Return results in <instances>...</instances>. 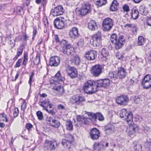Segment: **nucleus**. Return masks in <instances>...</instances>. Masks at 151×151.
<instances>
[{"label": "nucleus", "instance_id": "nucleus-57", "mask_svg": "<svg viewBox=\"0 0 151 151\" xmlns=\"http://www.w3.org/2000/svg\"><path fill=\"white\" fill-rule=\"evenodd\" d=\"M37 33V29L36 27H33V35H32V38H34L36 35V33Z\"/></svg>", "mask_w": 151, "mask_h": 151}, {"label": "nucleus", "instance_id": "nucleus-6", "mask_svg": "<svg viewBox=\"0 0 151 151\" xmlns=\"http://www.w3.org/2000/svg\"><path fill=\"white\" fill-rule=\"evenodd\" d=\"M113 22L112 19L109 18L105 19L102 23V27L104 31H109L111 29L113 26Z\"/></svg>", "mask_w": 151, "mask_h": 151}, {"label": "nucleus", "instance_id": "nucleus-15", "mask_svg": "<svg viewBox=\"0 0 151 151\" xmlns=\"http://www.w3.org/2000/svg\"><path fill=\"white\" fill-rule=\"evenodd\" d=\"M116 103L120 105H125L129 101V99L126 96H122L118 97L116 100Z\"/></svg>", "mask_w": 151, "mask_h": 151}, {"label": "nucleus", "instance_id": "nucleus-2", "mask_svg": "<svg viewBox=\"0 0 151 151\" xmlns=\"http://www.w3.org/2000/svg\"><path fill=\"white\" fill-rule=\"evenodd\" d=\"M96 81L92 80L87 81L84 84L83 89L86 93H92L96 92L98 90Z\"/></svg>", "mask_w": 151, "mask_h": 151}, {"label": "nucleus", "instance_id": "nucleus-20", "mask_svg": "<svg viewBox=\"0 0 151 151\" xmlns=\"http://www.w3.org/2000/svg\"><path fill=\"white\" fill-rule=\"evenodd\" d=\"M76 68L74 67H69L66 70L68 75L72 78L76 77Z\"/></svg>", "mask_w": 151, "mask_h": 151}, {"label": "nucleus", "instance_id": "nucleus-39", "mask_svg": "<svg viewBox=\"0 0 151 151\" xmlns=\"http://www.w3.org/2000/svg\"><path fill=\"white\" fill-rule=\"evenodd\" d=\"M66 126L67 129L68 130H71L73 129V126L72 122L70 121H67L66 124Z\"/></svg>", "mask_w": 151, "mask_h": 151}, {"label": "nucleus", "instance_id": "nucleus-28", "mask_svg": "<svg viewBox=\"0 0 151 151\" xmlns=\"http://www.w3.org/2000/svg\"><path fill=\"white\" fill-rule=\"evenodd\" d=\"M119 7V4L116 0H114L112 2L110 7V10L113 11L117 10Z\"/></svg>", "mask_w": 151, "mask_h": 151}, {"label": "nucleus", "instance_id": "nucleus-58", "mask_svg": "<svg viewBox=\"0 0 151 151\" xmlns=\"http://www.w3.org/2000/svg\"><path fill=\"white\" fill-rule=\"evenodd\" d=\"M32 125L30 123H27L26 125V128L29 130L32 127Z\"/></svg>", "mask_w": 151, "mask_h": 151}, {"label": "nucleus", "instance_id": "nucleus-49", "mask_svg": "<svg viewBox=\"0 0 151 151\" xmlns=\"http://www.w3.org/2000/svg\"><path fill=\"white\" fill-rule=\"evenodd\" d=\"M19 110L17 108H15L14 109L13 113L14 116V117L17 116L19 114Z\"/></svg>", "mask_w": 151, "mask_h": 151}, {"label": "nucleus", "instance_id": "nucleus-52", "mask_svg": "<svg viewBox=\"0 0 151 151\" xmlns=\"http://www.w3.org/2000/svg\"><path fill=\"white\" fill-rule=\"evenodd\" d=\"M22 62V59H18V61L16 62L15 65L14 66L15 68L19 67L20 66V63Z\"/></svg>", "mask_w": 151, "mask_h": 151}, {"label": "nucleus", "instance_id": "nucleus-38", "mask_svg": "<svg viewBox=\"0 0 151 151\" xmlns=\"http://www.w3.org/2000/svg\"><path fill=\"white\" fill-rule=\"evenodd\" d=\"M76 65H77L79 68H81L82 66L81 59L78 56H76Z\"/></svg>", "mask_w": 151, "mask_h": 151}, {"label": "nucleus", "instance_id": "nucleus-48", "mask_svg": "<svg viewBox=\"0 0 151 151\" xmlns=\"http://www.w3.org/2000/svg\"><path fill=\"white\" fill-rule=\"evenodd\" d=\"M53 119L54 118H53L51 117H47L46 118V121L47 122V124H49L50 126H51V124L52 123Z\"/></svg>", "mask_w": 151, "mask_h": 151}, {"label": "nucleus", "instance_id": "nucleus-50", "mask_svg": "<svg viewBox=\"0 0 151 151\" xmlns=\"http://www.w3.org/2000/svg\"><path fill=\"white\" fill-rule=\"evenodd\" d=\"M77 119L78 122H79V124H81L84 121V119L80 115L77 116Z\"/></svg>", "mask_w": 151, "mask_h": 151}, {"label": "nucleus", "instance_id": "nucleus-8", "mask_svg": "<svg viewBox=\"0 0 151 151\" xmlns=\"http://www.w3.org/2000/svg\"><path fill=\"white\" fill-rule=\"evenodd\" d=\"M102 69L101 65L99 64L96 65L92 67L91 72L94 76L98 77L102 73Z\"/></svg>", "mask_w": 151, "mask_h": 151}, {"label": "nucleus", "instance_id": "nucleus-46", "mask_svg": "<svg viewBox=\"0 0 151 151\" xmlns=\"http://www.w3.org/2000/svg\"><path fill=\"white\" fill-rule=\"evenodd\" d=\"M149 26L151 27V17H149L147 20V22L144 23V27L147 28V26Z\"/></svg>", "mask_w": 151, "mask_h": 151}, {"label": "nucleus", "instance_id": "nucleus-1", "mask_svg": "<svg viewBox=\"0 0 151 151\" xmlns=\"http://www.w3.org/2000/svg\"><path fill=\"white\" fill-rule=\"evenodd\" d=\"M65 80V78L61 76L60 72L58 71L56 74L55 76L53 79V82H51L52 85L54 87V89L58 91L60 93H62L64 92V89L63 86L58 85V87L54 86V85L56 86L58 84H59L58 82H63Z\"/></svg>", "mask_w": 151, "mask_h": 151}, {"label": "nucleus", "instance_id": "nucleus-19", "mask_svg": "<svg viewBox=\"0 0 151 151\" xmlns=\"http://www.w3.org/2000/svg\"><path fill=\"white\" fill-rule=\"evenodd\" d=\"M60 58L58 56L51 57L50 60L49 65L51 66H57L60 63Z\"/></svg>", "mask_w": 151, "mask_h": 151}, {"label": "nucleus", "instance_id": "nucleus-56", "mask_svg": "<svg viewBox=\"0 0 151 151\" xmlns=\"http://www.w3.org/2000/svg\"><path fill=\"white\" fill-rule=\"evenodd\" d=\"M116 56L118 59H120L123 57L122 54L119 52L116 53Z\"/></svg>", "mask_w": 151, "mask_h": 151}, {"label": "nucleus", "instance_id": "nucleus-44", "mask_svg": "<svg viewBox=\"0 0 151 151\" xmlns=\"http://www.w3.org/2000/svg\"><path fill=\"white\" fill-rule=\"evenodd\" d=\"M146 40V38H138V45L140 46L143 45Z\"/></svg>", "mask_w": 151, "mask_h": 151}, {"label": "nucleus", "instance_id": "nucleus-47", "mask_svg": "<svg viewBox=\"0 0 151 151\" xmlns=\"http://www.w3.org/2000/svg\"><path fill=\"white\" fill-rule=\"evenodd\" d=\"M101 37L102 36L101 32L98 31L96 34L93 35L92 38H101Z\"/></svg>", "mask_w": 151, "mask_h": 151}, {"label": "nucleus", "instance_id": "nucleus-41", "mask_svg": "<svg viewBox=\"0 0 151 151\" xmlns=\"http://www.w3.org/2000/svg\"><path fill=\"white\" fill-rule=\"evenodd\" d=\"M6 116L5 115L4 113L0 114V121H5L6 122L8 121V119L7 118Z\"/></svg>", "mask_w": 151, "mask_h": 151}, {"label": "nucleus", "instance_id": "nucleus-17", "mask_svg": "<svg viewBox=\"0 0 151 151\" xmlns=\"http://www.w3.org/2000/svg\"><path fill=\"white\" fill-rule=\"evenodd\" d=\"M117 73L119 78L120 79L124 78L127 75L126 70L122 67L118 68Z\"/></svg>", "mask_w": 151, "mask_h": 151}, {"label": "nucleus", "instance_id": "nucleus-21", "mask_svg": "<svg viewBox=\"0 0 151 151\" xmlns=\"http://www.w3.org/2000/svg\"><path fill=\"white\" fill-rule=\"evenodd\" d=\"M133 114L132 112L128 111L127 113V115H126V118L123 120L127 121L128 125L130 126L132 125L133 122Z\"/></svg>", "mask_w": 151, "mask_h": 151}, {"label": "nucleus", "instance_id": "nucleus-5", "mask_svg": "<svg viewBox=\"0 0 151 151\" xmlns=\"http://www.w3.org/2000/svg\"><path fill=\"white\" fill-rule=\"evenodd\" d=\"M63 50L64 54L67 55H71L72 59L73 60H76V53L74 48L70 44L64 47Z\"/></svg>", "mask_w": 151, "mask_h": 151}, {"label": "nucleus", "instance_id": "nucleus-35", "mask_svg": "<svg viewBox=\"0 0 151 151\" xmlns=\"http://www.w3.org/2000/svg\"><path fill=\"white\" fill-rule=\"evenodd\" d=\"M94 1L96 3V4L99 6L105 5L107 3L106 0H94Z\"/></svg>", "mask_w": 151, "mask_h": 151}, {"label": "nucleus", "instance_id": "nucleus-43", "mask_svg": "<svg viewBox=\"0 0 151 151\" xmlns=\"http://www.w3.org/2000/svg\"><path fill=\"white\" fill-rule=\"evenodd\" d=\"M36 115L38 119L40 120H42L44 119L43 114L40 111H38L36 113Z\"/></svg>", "mask_w": 151, "mask_h": 151}, {"label": "nucleus", "instance_id": "nucleus-60", "mask_svg": "<svg viewBox=\"0 0 151 151\" xmlns=\"http://www.w3.org/2000/svg\"><path fill=\"white\" fill-rule=\"evenodd\" d=\"M56 41L57 42H60V43L62 44L63 43L64 44H65L66 43V41L65 40H62L61 42H60V40H59V38H55Z\"/></svg>", "mask_w": 151, "mask_h": 151}, {"label": "nucleus", "instance_id": "nucleus-29", "mask_svg": "<svg viewBox=\"0 0 151 151\" xmlns=\"http://www.w3.org/2000/svg\"><path fill=\"white\" fill-rule=\"evenodd\" d=\"M139 12L136 8H133L131 16L134 19H136L138 18Z\"/></svg>", "mask_w": 151, "mask_h": 151}, {"label": "nucleus", "instance_id": "nucleus-31", "mask_svg": "<svg viewBox=\"0 0 151 151\" xmlns=\"http://www.w3.org/2000/svg\"><path fill=\"white\" fill-rule=\"evenodd\" d=\"M102 147V145L99 142H95L93 145L94 151H100Z\"/></svg>", "mask_w": 151, "mask_h": 151}, {"label": "nucleus", "instance_id": "nucleus-12", "mask_svg": "<svg viewBox=\"0 0 151 151\" xmlns=\"http://www.w3.org/2000/svg\"><path fill=\"white\" fill-rule=\"evenodd\" d=\"M64 10L61 6L59 5L51 9L52 14L54 17L62 15L64 12Z\"/></svg>", "mask_w": 151, "mask_h": 151}, {"label": "nucleus", "instance_id": "nucleus-62", "mask_svg": "<svg viewBox=\"0 0 151 151\" xmlns=\"http://www.w3.org/2000/svg\"><path fill=\"white\" fill-rule=\"evenodd\" d=\"M27 57H28V55H27V53H24V55L23 60L27 61V60H28Z\"/></svg>", "mask_w": 151, "mask_h": 151}, {"label": "nucleus", "instance_id": "nucleus-14", "mask_svg": "<svg viewBox=\"0 0 151 151\" xmlns=\"http://www.w3.org/2000/svg\"><path fill=\"white\" fill-rule=\"evenodd\" d=\"M90 135L91 139L93 140L98 139L100 136L99 130L96 128L93 129L91 130L90 132Z\"/></svg>", "mask_w": 151, "mask_h": 151}, {"label": "nucleus", "instance_id": "nucleus-22", "mask_svg": "<svg viewBox=\"0 0 151 151\" xmlns=\"http://www.w3.org/2000/svg\"><path fill=\"white\" fill-rule=\"evenodd\" d=\"M114 127L111 124H108L105 127V131L107 134H110L114 132Z\"/></svg>", "mask_w": 151, "mask_h": 151}, {"label": "nucleus", "instance_id": "nucleus-24", "mask_svg": "<svg viewBox=\"0 0 151 151\" xmlns=\"http://www.w3.org/2000/svg\"><path fill=\"white\" fill-rule=\"evenodd\" d=\"M88 27L89 29L91 31H94L98 28L96 22L93 20L89 22Z\"/></svg>", "mask_w": 151, "mask_h": 151}, {"label": "nucleus", "instance_id": "nucleus-61", "mask_svg": "<svg viewBox=\"0 0 151 151\" xmlns=\"http://www.w3.org/2000/svg\"><path fill=\"white\" fill-rule=\"evenodd\" d=\"M133 25L134 24H127L124 25V27L125 28H127V27L131 28L132 27Z\"/></svg>", "mask_w": 151, "mask_h": 151}, {"label": "nucleus", "instance_id": "nucleus-42", "mask_svg": "<svg viewBox=\"0 0 151 151\" xmlns=\"http://www.w3.org/2000/svg\"><path fill=\"white\" fill-rule=\"evenodd\" d=\"M40 55L39 54H37L35 58L34 59L33 62L34 64L38 65L40 61Z\"/></svg>", "mask_w": 151, "mask_h": 151}, {"label": "nucleus", "instance_id": "nucleus-18", "mask_svg": "<svg viewBox=\"0 0 151 151\" xmlns=\"http://www.w3.org/2000/svg\"><path fill=\"white\" fill-rule=\"evenodd\" d=\"M96 83L97 85L98 88L99 87H106L109 84V79L100 80L96 81Z\"/></svg>", "mask_w": 151, "mask_h": 151}, {"label": "nucleus", "instance_id": "nucleus-37", "mask_svg": "<svg viewBox=\"0 0 151 151\" xmlns=\"http://www.w3.org/2000/svg\"><path fill=\"white\" fill-rule=\"evenodd\" d=\"M134 148L135 151H142L141 145L138 143L135 144L134 143Z\"/></svg>", "mask_w": 151, "mask_h": 151}, {"label": "nucleus", "instance_id": "nucleus-3", "mask_svg": "<svg viewBox=\"0 0 151 151\" xmlns=\"http://www.w3.org/2000/svg\"><path fill=\"white\" fill-rule=\"evenodd\" d=\"M79 5H81V7H80V9L77 12V14L84 16L88 13L90 9V5L89 4H86L83 0H80L77 4V6Z\"/></svg>", "mask_w": 151, "mask_h": 151}, {"label": "nucleus", "instance_id": "nucleus-13", "mask_svg": "<svg viewBox=\"0 0 151 151\" xmlns=\"http://www.w3.org/2000/svg\"><path fill=\"white\" fill-rule=\"evenodd\" d=\"M65 20L63 17L57 18L55 20L54 24L55 27L58 29H62L65 26Z\"/></svg>", "mask_w": 151, "mask_h": 151}, {"label": "nucleus", "instance_id": "nucleus-30", "mask_svg": "<svg viewBox=\"0 0 151 151\" xmlns=\"http://www.w3.org/2000/svg\"><path fill=\"white\" fill-rule=\"evenodd\" d=\"M71 142L70 140H68L66 139H63L62 141V145L65 147L70 148V147Z\"/></svg>", "mask_w": 151, "mask_h": 151}, {"label": "nucleus", "instance_id": "nucleus-25", "mask_svg": "<svg viewBox=\"0 0 151 151\" xmlns=\"http://www.w3.org/2000/svg\"><path fill=\"white\" fill-rule=\"evenodd\" d=\"M25 48V47L23 44H22L18 48L17 51V54L13 58L14 60H16L18 57L22 54L23 49Z\"/></svg>", "mask_w": 151, "mask_h": 151}, {"label": "nucleus", "instance_id": "nucleus-9", "mask_svg": "<svg viewBox=\"0 0 151 151\" xmlns=\"http://www.w3.org/2000/svg\"><path fill=\"white\" fill-rule=\"evenodd\" d=\"M84 112L86 114H87L88 116H90L89 118L93 121H95L97 119L100 121H102L104 120V117L100 113H98L95 114L92 112L89 113L86 111H85Z\"/></svg>", "mask_w": 151, "mask_h": 151}, {"label": "nucleus", "instance_id": "nucleus-27", "mask_svg": "<svg viewBox=\"0 0 151 151\" xmlns=\"http://www.w3.org/2000/svg\"><path fill=\"white\" fill-rule=\"evenodd\" d=\"M109 78L112 80L116 81L119 78L117 72L113 71L109 72Z\"/></svg>", "mask_w": 151, "mask_h": 151}, {"label": "nucleus", "instance_id": "nucleus-16", "mask_svg": "<svg viewBox=\"0 0 151 151\" xmlns=\"http://www.w3.org/2000/svg\"><path fill=\"white\" fill-rule=\"evenodd\" d=\"M97 52L94 50H91L87 52L85 55V57L88 60H93L97 57Z\"/></svg>", "mask_w": 151, "mask_h": 151}, {"label": "nucleus", "instance_id": "nucleus-23", "mask_svg": "<svg viewBox=\"0 0 151 151\" xmlns=\"http://www.w3.org/2000/svg\"><path fill=\"white\" fill-rule=\"evenodd\" d=\"M109 55V52L105 48L102 49L101 52V57L103 61H106Z\"/></svg>", "mask_w": 151, "mask_h": 151}, {"label": "nucleus", "instance_id": "nucleus-10", "mask_svg": "<svg viewBox=\"0 0 151 151\" xmlns=\"http://www.w3.org/2000/svg\"><path fill=\"white\" fill-rule=\"evenodd\" d=\"M44 146L48 150H55L58 147V145L55 141L46 140Z\"/></svg>", "mask_w": 151, "mask_h": 151}, {"label": "nucleus", "instance_id": "nucleus-36", "mask_svg": "<svg viewBox=\"0 0 151 151\" xmlns=\"http://www.w3.org/2000/svg\"><path fill=\"white\" fill-rule=\"evenodd\" d=\"M51 126L56 128H58L60 126V122L57 120L55 119V118H54L53 122L51 124Z\"/></svg>", "mask_w": 151, "mask_h": 151}, {"label": "nucleus", "instance_id": "nucleus-63", "mask_svg": "<svg viewBox=\"0 0 151 151\" xmlns=\"http://www.w3.org/2000/svg\"><path fill=\"white\" fill-rule=\"evenodd\" d=\"M26 108V104L25 102H24L21 105V109L23 110Z\"/></svg>", "mask_w": 151, "mask_h": 151}, {"label": "nucleus", "instance_id": "nucleus-32", "mask_svg": "<svg viewBox=\"0 0 151 151\" xmlns=\"http://www.w3.org/2000/svg\"><path fill=\"white\" fill-rule=\"evenodd\" d=\"M133 100L134 103L139 104L142 101V98L140 96H135L133 97Z\"/></svg>", "mask_w": 151, "mask_h": 151}, {"label": "nucleus", "instance_id": "nucleus-11", "mask_svg": "<svg viewBox=\"0 0 151 151\" xmlns=\"http://www.w3.org/2000/svg\"><path fill=\"white\" fill-rule=\"evenodd\" d=\"M111 39V38H110ZM124 38H111V41L113 44H114L116 48L119 49L125 43Z\"/></svg>", "mask_w": 151, "mask_h": 151}, {"label": "nucleus", "instance_id": "nucleus-53", "mask_svg": "<svg viewBox=\"0 0 151 151\" xmlns=\"http://www.w3.org/2000/svg\"><path fill=\"white\" fill-rule=\"evenodd\" d=\"M67 137L69 139L68 140L70 141L71 142L74 141V138L73 136L70 134H68L67 135Z\"/></svg>", "mask_w": 151, "mask_h": 151}, {"label": "nucleus", "instance_id": "nucleus-45", "mask_svg": "<svg viewBox=\"0 0 151 151\" xmlns=\"http://www.w3.org/2000/svg\"><path fill=\"white\" fill-rule=\"evenodd\" d=\"M84 101L83 97L81 96H79L78 97V100L76 101V104L79 105L82 103V101Z\"/></svg>", "mask_w": 151, "mask_h": 151}, {"label": "nucleus", "instance_id": "nucleus-7", "mask_svg": "<svg viewBox=\"0 0 151 151\" xmlns=\"http://www.w3.org/2000/svg\"><path fill=\"white\" fill-rule=\"evenodd\" d=\"M141 83L144 88L148 89L151 87V75L148 74L145 76L142 79Z\"/></svg>", "mask_w": 151, "mask_h": 151}, {"label": "nucleus", "instance_id": "nucleus-34", "mask_svg": "<svg viewBox=\"0 0 151 151\" xmlns=\"http://www.w3.org/2000/svg\"><path fill=\"white\" fill-rule=\"evenodd\" d=\"M139 12L142 15H146L147 14V11L145 7L142 6H140Z\"/></svg>", "mask_w": 151, "mask_h": 151}, {"label": "nucleus", "instance_id": "nucleus-59", "mask_svg": "<svg viewBox=\"0 0 151 151\" xmlns=\"http://www.w3.org/2000/svg\"><path fill=\"white\" fill-rule=\"evenodd\" d=\"M137 30V26L134 24V25L132 27V30L134 34L136 32Z\"/></svg>", "mask_w": 151, "mask_h": 151}, {"label": "nucleus", "instance_id": "nucleus-40", "mask_svg": "<svg viewBox=\"0 0 151 151\" xmlns=\"http://www.w3.org/2000/svg\"><path fill=\"white\" fill-rule=\"evenodd\" d=\"M76 27H74L70 31L69 35L71 38H74L76 37Z\"/></svg>", "mask_w": 151, "mask_h": 151}, {"label": "nucleus", "instance_id": "nucleus-33", "mask_svg": "<svg viewBox=\"0 0 151 151\" xmlns=\"http://www.w3.org/2000/svg\"><path fill=\"white\" fill-rule=\"evenodd\" d=\"M127 110L125 109H123L121 111L120 116L123 120L126 118V115H127Z\"/></svg>", "mask_w": 151, "mask_h": 151}, {"label": "nucleus", "instance_id": "nucleus-64", "mask_svg": "<svg viewBox=\"0 0 151 151\" xmlns=\"http://www.w3.org/2000/svg\"><path fill=\"white\" fill-rule=\"evenodd\" d=\"M9 43L11 45H13V46H14L15 44V40L13 39V40H9Z\"/></svg>", "mask_w": 151, "mask_h": 151}, {"label": "nucleus", "instance_id": "nucleus-26", "mask_svg": "<svg viewBox=\"0 0 151 151\" xmlns=\"http://www.w3.org/2000/svg\"><path fill=\"white\" fill-rule=\"evenodd\" d=\"M101 38H91L90 40L91 44L94 47H97L101 44Z\"/></svg>", "mask_w": 151, "mask_h": 151}, {"label": "nucleus", "instance_id": "nucleus-55", "mask_svg": "<svg viewBox=\"0 0 151 151\" xmlns=\"http://www.w3.org/2000/svg\"><path fill=\"white\" fill-rule=\"evenodd\" d=\"M70 101L72 104H75L76 103V96L73 95L70 99Z\"/></svg>", "mask_w": 151, "mask_h": 151}, {"label": "nucleus", "instance_id": "nucleus-54", "mask_svg": "<svg viewBox=\"0 0 151 151\" xmlns=\"http://www.w3.org/2000/svg\"><path fill=\"white\" fill-rule=\"evenodd\" d=\"M45 27L46 28L48 27V22L47 20L46 19H43Z\"/></svg>", "mask_w": 151, "mask_h": 151}, {"label": "nucleus", "instance_id": "nucleus-4", "mask_svg": "<svg viewBox=\"0 0 151 151\" xmlns=\"http://www.w3.org/2000/svg\"><path fill=\"white\" fill-rule=\"evenodd\" d=\"M39 104L43 108V109L49 113L52 114L53 113V105L52 104L48 99H45L42 101L40 100Z\"/></svg>", "mask_w": 151, "mask_h": 151}, {"label": "nucleus", "instance_id": "nucleus-51", "mask_svg": "<svg viewBox=\"0 0 151 151\" xmlns=\"http://www.w3.org/2000/svg\"><path fill=\"white\" fill-rule=\"evenodd\" d=\"M123 9L124 11L128 12L129 11V6L126 5H124L123 7Z\"/></svg>", "mask_w": 151, "mask_h": 151}]
</instances>
